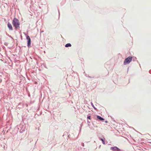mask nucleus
Instances as JSON below:
<instances>
[{"label":"nucleus","instance_id":"obj_2","mask_svg":"<svg viewBox=\"0 0 151 151\" xmlns=\"http://www.w3.org/2000/svg\"><path fill=\"white\" fill-rule=\"evenodd\" d=\"M132 57L129 56L125 59L124 62V64L125 65L129 64L132 60Z\"/></svg>","mask_w":151,"mask_h":151},{"label":"nucleus","instance_id":"obj_6","mask_svg":"<svg viewBox=\"0 0 151 151\" xmlns=\"http://www.w3.org/2000/svg\"><path fill=\"white\" fill-rule=\"evenodd\" d=\"M71 45L70 44V43H68V44H67L65 45V47H71Z\"/></svg>","mask_w":151,"mask_h":151},{"label":"nucleus","instance_id":"obj_7","mask_svg":"<svg viewBox=\"0 0 151 151\" xmlns=\"http://www.w3.org/2000/svg\"><path fill=\"white\" fill-rule=\"evenodd\" d=\"M97 118H98V119H100L101 120H104V119L103 118L101 117V116H97Z\"/></svg>","mask_w":151,"mask_h":151},{"label":"nucleus","instance_id":"obj_5","mask_svg":"<svg viewBox=\"0 0 151 151\" xmlns=\"http://www.w3.org/2000/svg\"><path fill=\"white\" fill-rule=\"evenodd\" d=\"M111 149L114 151H117L119 149L117 147H111Z\"/></svg>","mask_w":151,"mask_h":151},{"label":"nucleus","instance_id":"obj_1","mask_svg":"<svg viewBox=\"0 0 151 151\" xmlns=\"http://www.w3.org/2000/svg\"><path fill=\"white\" fill-rule=\"evenodd\" d=\"M12 24L16 29L20 28V23L19 20L14 18L12 21Z\"/></svg>","mask_w":151,"mask_h":151},{"label":"nucleus","instance_id":"obj_4","mask_svg":"<svg viewBox=\"0 0 151 151\" xmlns=\"http://www.w3.org/2000/svg\"><path fill=\"white\" fill-rule=\"evenodd\" d=\"M7 25L10 30H13V27L10 23L9 22H8Z\"/></svg>","mask_w":151,"mask_h":151},{"label":"nucleus","instance_id":"obj_10","mask_svg":"<svg viewBox=\"0 0 151 151\" xmlns=\"http://www.w3.org/2000/svg\"><path fill=\"white\" fill-rule=\"evenodd\" d=\"M92 104V105H93V107H94V106H93V104Z\"/></svg>","mask_w":151,"mask_h":151},{"label":"nucleus","instance_id":"obj_3","mask_svg":"<svg viewBox=\"0 0 151 151\" xmlns=\"http://www.w3.org/2000/svg\"><path fill=\"white\" fill-rule=\"evenodd\" d=\"M27 39L28 40L27 42V46L29 47L31 44V39L30 37L29 36H27L26 37Z\"/></svg>","mask_w":151,"mask_h":151},{"label":"nucleus","instance_id":"obj_8","mask_svg":"<svg viewBox=\"0 0 151 151\" xmlns=\"http://www.w3.org/2000/svg\"><path fill=\"white\" fill-rule=\"evenodd\" d=\"M100 139H101V140L102 141L103 144L104 145H105V142L104 140L102 139H101V138Z\"/></svg>","mask_w":151,"mask_h":151},{"label":"nucleus","instance_id":"obj_9","mask_svg":"<svg viewBox=\"0 0 151 151\" xmlns=\"http://www.w3.org/2000/svg\"><path fill=\"white\" fill-rule=\"evenodd\" d=\"M87 119H91V116H89L87 117Z\"/></svg>","mask_w":151,"mask_h":151}]
</instances>
